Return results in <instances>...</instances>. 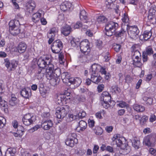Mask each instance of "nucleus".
Listing matches in <instances>:
<instances>
[{
  "instance_id": "f257e3e1",
  "label": "nucleus",
  "mask_w": 156,
  "mask_h": 156,
  "mask_svg": "<svg viewBox=\"0 0 156 156\" xmlns=\"http://www.w3.org/2000/svg\"><path fill=\"white\" fill-rule=\"evenodd\" d=\"M119 28L118 24L111 21L108 23L105 26V34L108 36H111L115 34Z\"/></svg>"
},
{
  "instance_id": "f03ea898",
  "label": "nucleus",
  "mask_w": 156,
  "mask_h": 156,
  "mask_svg": "<svg viewBox=\"0 0 156 156\" xmlns=\"http://www.w3.org/2000/svg\"><path fill=\"white\" fill-rule=\"evenodd\" d=\"M20 25L18 20L10 21L9 23V31L12 35L16 36L20 33V30L19 29Z\"/></svg>"
},
{
  "instance_id": "7ed1b4c3",
  "label": "nucleus",
  "mask_w": 156,
  "mask_h": 156,
  "mask_svg": "<svg viewBox=\"0 0 156 156\" xmlns=\"http://www.w3.org/2000/svg\"><path fill=\"white\" fill-rule=\"evenodd\" d=\"M156 138V134L155 133H151L144 138V142L147 146H152L155 143Z\"/></svg>"
},
{
  "instance_id": "20e7f679",
  "label": "nucleus",
  "mask_w": 156,
  "mask_h": 156,
  "mask_svg": "<svg viewBox=\"0 0 156 156\" xmlns=\"http://www.w3.org/2000/svg\"><path fill=\"white\" fill-rule=\"evenodd\" d=\"M127 32L130 38L136 40L138 37L139 30L136 26H134L128 27Z\"/></svg>"
},
{
  "instance_id": "39448f33",
  "label": "nucleus",
  "mask_w": 156,
  "mask_h": 156,
  "mask_svg": "<svg viewBox=\"0 0 156 156\" xmlns=\"http://www.w3.org/2000/svg\"><path fill=\"white\" fill-rule=\"evenodd\" d=\"M80 48L81 52L85 55H87L90 51L89 42L88 40H85L80 43Z\"/></svg>"
},
{
  "instance_id": "423d86ee",
  "label": "nucleus",
  "mask_w": 156,
  "mask_h": 156,
  "mask_svg": "<svg viewBox=\"0 0 156 156\" xmlns=\"http://www.w3.org/2000/svg\"><path fill=\"white\" fill-rule=\"evenodd\" d=\"M36 120L35 116L29 113L26 114L24 115L22 121L23 123L25 125L28 126L32 124Z\"/></svg>"
},
{
  "instance_id": "0eeeda50",
  "label": "nucleus",
  "mask_w": 156,
  "mask_h": 156,
  "mask_svg": "<svg viewBox=\"0 0 156 156\" xmlns=\"http://www.w3.org/2000/svg\"><path fill=\"white\" fill-rule=\"evenodd\" d=\"M63 48V44L59 40H57L54 42L51 47V49L52 52L55 53H58Z\"/></svg>"
},
{
  "instance_id": "6e6552de",
  "label": "nucleus",
  "mask_w": 156,
  "mask_h": 156,
  "mask_svg": "<svg viewBox=\"0 0 156 156\" xmlns=\"http://www.w3.org/2000/svg\"><path fill=\"white\" fill-rule=\"evenodd\" d=\"M4 63L9 71L15 70L17 66V63L16 61L12 60L10 61L8 58L5 59Z\"/></svg>"
},
{
  "instance_id": "1a4fd4ad",
  "label": "nucleus",
  "mask_w": 156,
  "mask_h": 156,
  "mask_svg": "<svg viewBox=\"0 0 156 156\" xmlns=\"http://www.w3.org/2000/svg\"><path fill=\"white\" fill-rule=\"evenodd\" d=\"M51 59L48 57H46L45 59H43L41 58H39L37 61V64L39 68H44L46 65L52 64L51 63Z\"/></svg>"
},
{
  "instance_id": "9d476101",
  "label": "nucleus",
  "mask_w": 156,
  "mask_h": 156,
  "mask_svg": "<svg viewBox=\"0 0 156 156\" xmlns=\"http://www.w3.org/2000/svg\"><path fill=\"white\" fill-rule=\"evenodd\" d=\"M125 140L124 138L119 137L117 135L115 134L112 138V144L114 145L115 144L117 146L121 147L122 145L126 144L123 143V141Z\"/></svg>"
},
{
  "instance_id": "9b49d317",
  "label": "nucleus",
  "mask_w": 156,
  "mask_h": 156,
  "mask_svg": "<svg viewBox=\"0 0 156 156\" xmlns=\"http://www.w3.org/2000/svg\"><path fill=\"white\" fill-rule=\"evenodd\" d=\"M67 114V112L64 107H58L56 109L55 115L56 117L58 119L63 118Z\"/></svg>"
},
{
  "instance_id": "f8f14e48",
  "label": "nucleus",
  "mask_w": 156,
  "mask_h": 156,
  "mask_svg": "<svg viewBox=\"0 0 156 156\" xmlns=\"http://www.w3.org/2000/svg\"><path fill=\"white\" fill-rule=\"evenodd\" d=\"M54 69V65L53 64H50L46 69V76L48 80H50L55 78L53 73Z\"/></svg>"
},
{
  "instance_id": "ddd939ff",
  "label": "nucleus",
  "mask_w": 156,
  "mask_h": 156,
  "mask_svg": "<svg viewBox=\"0 0 156 156\" xmlns=\"http://www.w3.org/2000/svg\"><path fill=\"white\" fill-rule=\"evenodd\" d=\"M58 32V29L56 27H53L50 30V32L48 34V37L49 38L48 43L50 44L54 40V37Z\"/></svg>"
},
{
  "instance_id": "4468645a",
  "label": "nucleus",
  "mask_w": 156,
  "mask_h": 156,
  "mask_svg": "<svg viewBox=\"0 0 156 156\" xmlns=\"http://www.w3.org/2000/svg\"><path fill=\"white\" fill-rule=\"evenodd\" d=\"M31 90L28 87L24 88L20 91V93L22 96L25 98H28L31 95Z\"/></svg>"
},
{
  "instance_id": "2eb2a0df",
  "label": "nucleus",
  "mask_w": 156,
  "mask_h": 156,
  "mask_svg": "<svg viewBox=\"0 0 156 156\" xmlns=\"http://www.w3.org/2000/svg\"><path fill=\"white\" fill-rule=\"evenodd\" d=\"M53 123L50 120H46L42 121L41 123V127L45 130H48L53 126Z\"/></svg>"
},
{
  "instance_id": "dca6fc26",
  "label": "nucleus",
  "mask_w": 156,
  "mask_h": 156,
  "mask_svg": "<svg viewBox=\"0 0 156 156\" xmlns=\"http://www.w3.org/2000/svg\"><path fill=\"white\" fill-rule=\"evenodd\" d=\"M152 36V33L150 31L146 30L143 34L140 36V39L142 41H147Z\"/></svg>"
},
{
  "instance_id": "f3484780",
  "label": "nucleus",
  "mask_w": 156,
  "mask_h": 156,
  "mask_svg": "<svg viewBox=\"0 0 156 156\" xmlns=\"http://www.w3.org/2000/svg\"><path fill=\"white\" fill-rule=\"evenodd\" d=\"M72 30L71 27L67 25L62 27L61 30V33L66 36L69 34Z\"/></svg>"
},
{
  "instance_id": "a211bd4d",
  "label": "nucleus",
  "mask_w": 156,
  "mask_h": 156,
  "mask_svg": "<svg viewBox=\"0 0 156 156\" xmlns=\"http://www.w3.org/2000/svg\"><path fill=\"white\" fill-rule=\"evenodd\" d=\"M131 151L129 146L127 144L123 145L120 148L119 153L122 155H126L128 154Z\"/></svg>"
},
{
  "instance_id": "6ab92c4d",
  "label": "nucleus",
  "mask_w": 156,
  "mask_h": 156,
  "mask_svg": "<svg viewBox=\"0 0 156 156\" xmlns=\"http://www.w3.org/2000/svg\"><path fill=\"white\" fill-rule=\"evenodd\" d=\"M90 75L91 80L95 83L98 84L101 80V77L98 76L97 73H91Z\"/></svg>"
},
{
  "instance_id": "aec40b11",
  "label": "nucleus",
  "mask_w": 156,
  "mask_h": 156,
  "mask_svg": "<svg viewBox=\"0 0 156 156\" xmlns=\"http://www.w3.org/2000/svg\"><path fill=\"white\" fill-rule=\"evenodd\" d=\"M128 28V24H127L126 25H122L121 30L119 32L116 31V33L115 34H116L118 37H121L123 36L124 34H126Z\"/></svg>"
},
{
  "instance_id": "412c9836",
  "label": "nucleus",
  "mask_w": 156,
  "mask_h": 156,
  "mask_svg": "<svg viewBox=\"0 0 156 156\" xmlns=\"http://www.w3.org/2000/svg\"><path fill=\"white\" fill-rule=\"evenodd\" d=\"M82 82L81 79L79 77L72 78L69 80V83L71 84H74L76 87H77Z\"/></svg>"
},
{
  "instance_id": "4be33fe9",
  "label": "nucleus",
  "mask_w": 156,
  "mask_h": 156,
  "mask_svg": "<svg viewBox=\"0 0 156 156\" xmlns=\"http://www.w3.org/2000/svg\"><path fill=\"white\" fill-rule=\"evenodd\" d=\"M35 4L34 1H29L28 2L27 9V12L29 13H31L34 10L35 7Z\"/></svg>"
},
{
  "instance_id": "5701e85b",
  "label": "nucleus",
  "mask_w": 156,
  "mask_h": 156,
  "mask_svg": "<svg viewBox=\"0 0 156 156\" xmlns=\"http://www.w3.org/2000/svg\"><path fill=\"white\" fill-rule=\"evenodd\" d=\"M72 135H68L67 138L66 140L65 143L67 145L71 147H73L74 146L75 144H76L77 142V141H76L74 140H73L72 139L69 138H70Z\"/></svg>"
},
{
  "instance_id": "b1692460",
  "label": "nucleus",
  "mask_w": 156,
  "mask_h": 156,
  "mask_svg": "<svg viewBox=\"0 0 156 156\" xmlns=\"http://www.w3.org/2000/svg\"><path fill=\"white\" fill-rule=\"evenodd\" d=\"M70 77V74L68 72H64L61 74V78L64 83H67L69 82Z\"/></svg>"
},
{
  "instance_id": "393cba45",
  "label": "nucleus",
  "mask_w": 156,
  "mask_h": 156,
  "mask_svg": "<svg viewBox=\"0 0 156 156\" xmlns=\"http://www.w3.org/2000/svg\"><path fill=\"white\" fill-rule=\"evenodd\" d=\"M27 46L24 43H20L17 48V50L19 53H23L25 51L27 48Z\"/></svg>"
},
{
  "instance_id": "a878e982",
  "label": "nucleus",
  "mask_w": 156,
  "mask_h": 156,
  "mask_svg": "<svg viewBox=\"0 0 156 156\" xmlns=\"http://www.w3.org/2000/svg\"><path fill=\"white\" fill-rule=\"evenodd\" d=\"M133 108L135 111L137 112H142L145 109L144 106L137 104L133 105Z\"/></svg>"
},
{
  "instance_id": "bb28decb",
  "label": "nucleus",
  "mask_w": 156,
  "mask_h": 156,
  "mask_svg": "<svg viewBox=\"0 0 156 156\" xmlns=\"http://www.w3.org/2000/svg\"><path fill=\"white\" fill-rule=\"evenodd\" d=\"M101 68L100 65L94 63L91 66V69L90 71V73H97Z\"/></svg>"
},
{
  "instance_id": "cd10ccee",
  "label": "nucleus",
  "mask_w": 156,
  "mask_h": 156,
  "mask_svg": "<svg viewBox=\"0 0 156 156\" xmlns=\"http://www.w3.org/2000/svg\"><path fill=\"white\" fill-rule=\"evenodd\" d=\"M66 96L64 95L59 94L57 95L56 98V102L59 105H62L65 99Z\"/></svg>"
},
{
  "instance_id": "c85d7f7f",
  "label": "nucleus",
  "mask_w": 156,
  "mask_h": 156,
  "mask_svg": "<svg viewBox=\"0 0 156 156\" xmlns=\"http://www.w3.org/2000/svg\"><path fill=\"white\" fill-rule=\"evenodd\" d=\"M41 14L39 12H37L34 14L32 17V20L34 23H37L39 21L41 17Z\"/></svg>"
},
{
  "instance_id": "c756f323",
  "label": "nucleus",
  "mask_w": 156,
  "mask_h": 156,
  "mask_svg": "<svg viewBox=\"0 0 156 156\" xmlns=\"http://www.w3.org/2000/svg\"><path fill=\"white\" fill-rule=\"evenodd\" d=\"M78 124L77 128H80V130L81 131H84L87 126L86 122L83 120L80 121L79 122Z\"/></svg>"
},
{
  "instance_id": "7c9ffc66",
  "label": "nucleus",
  "mask_w": 156,
  "mask_h": 156,
  "mask_svg": "<svg viewBox=\"0 0 156 156\" xmlns=\"http://www.w3.org/2000/svg\"><path fill=\"white\" fill-rule=\"evenodd\" d=\"M16 152V149L15 148H9L6 150L5 156H14Z\"/></svg>"
},
{
  "instance_id": "2f4dec72",
  "label": "nucleus",
  "mask_w": 156,
  "mask_h": 156,
  "mask_svg": "<svg viewBox=\"0 0 156 156\" xmlns=\"http://www.w3.org/2000/svg\"><path fill=\"white\" fill-rule=\"evenodd\" d=\"M133 146L136 149H138L140 145V141L136 138H134L132 141Z\"/></svg>"
},
{
  "instance_id": "473e14b6",
  "label": "nucleus",
  "mask_w": 156,
  "mask_h": 156,
  "mask_svg": "<svg viewBox=\"0 0 156 156\" xmlns=\"http://www.w3.org/2000/svg\"><path fill=\"white\" fill-rule=\"evenodd\" d=\"M80 18L81 20L83 21L87 20L88 17L87 16V13L83 9L80 11Z\"/></svg>"
},
{
  "instance_id": "72a5a7b5",
  "label": "nucleus",
  "mask_w": 156,
  "mask_h": 156,
  "mask_svg": "<svg viewBox=\"0 0 156 156\" xmlns=\"http://www.w3.org/2000/svg\"><path fill=\"white\" fill-rule=\"evenodd\" d=\"M46 72V69L44 68H40L37 70V76L39 79H41L43 77Z\"/></svg>"
},
{
  "instance_id": "f704fd0d",
  "label": "nucleus",
  "mask_w": 156,
  "mask_h": 156,
  "mask_svg": "<svg viewBox=\"0 0 156 156\" xmlns=\"http://www.w3.org/2000/svg\"><path fill=\"white\" fill-rule=\"evenodd\" d=\"M53 73L54 76L55 78L57 77L59 78L60 76L61 75V70L58 68L56 66H54V69H53Z\"/></svg>"
},
{
  "instance_id": "c9c22d12",
  "label": "nucleus",
  "mask_w": 156,
  "mask_h": 156,
  "mask_svg": "<svg viewBox=\"0 0 156 156\" xmlns=\"http://www.w3.org/2000/svg\"><path fill=\"white\" fill-rule=\"evenodd\" d=\"M141 58L134 59H133V65L137 67H140L142 66V63L141 62Z\"/></svg>"
},
{
  "instance_id": "e433bc0d",
  "label": "nucleus",
  "mask_w": 156,
  "mask_h": 156,
  "mask_svg": "<svg viewBox=\"0 0 156 156\" xmlns=\"http://www.w3.org/2000/svg\"><path fill=\"white\" fill-rule=\"evenodd\" d=\"M156 15V7H151L149 11V14L148 16H149L151 19V16H154Z\"/></svg>"
},
{
  "instance_id": "4c0bfd02",
  "label": "nucleus",
  "mask_w": 156,
  "mask_h": 156,
  "mask_svg": "<svg viewBox=\"0 0 156 156\" xmlns=\"http://www.w3.org/2000/svg\"><path fill=\"white\" fill-rule=\"evenodd\" d=\"M60 81V80L59 78H54L50 80V83L52 86H55L59 84Z\"/></svg>"
},
{
  "instance_id": "58836bf2",
  "label": "nucleus",
  "mask_w": 156,
  "mask_h": 156,
  "mask_svg": "<svg viewBox=\"0 0 156 156\" xmlns=\"http://www.w3.org/2000/svg\"><path fill=\"white\" fill-rule=\"evenodd\" d=\"M132 58L133 59L141 58V54L138 50H135L132 53Z\"/></svg>"
},
{
  "instance_id": "ea45409f",
  "label": "nucleus",
  "mask_w": 156,
  "mask_h": 156,
  "mask_svg": "<svg viewBox=\"0 0 156 156\" xmlns=\"http://www.w3.org/2000/svg\"><path fill=\"white\" fill-rule=\"evenodd\" d=\"M20 128L21 129H22L21 130H18V132L19 133L18 134L16 133H14L13 135L16 137H18L19 136L20 137H21L23 134V133L24 132V129L21 126H19V128Z\"/></svg>"
},
{
  "instance_id": "a19ab883",
  "label": "nucleus",
  "mask_w": 156,
  "mask_h": 156,
  "mask_svg": "<svg viewBox=\"0 0 156 156\" xmlns=\"http://www.w3.org/2000/svg\"><path fill=\"white\" fill-rule=\"evenodd\" d=\"M143 52L146 53L147 55H151L153 54L154 51L152 47L151 46H149L146 48L145 51Z\"/></svg>"
},
{
  "instance_id": "79ce46f5",
  "label": "nucleus",
  "mask_w": 156,
  "mask_h": 156,
  "mask_svg": "<svg viewBox=\"0 0 156 156\" xmlns=\"http://www.w3.org/2000/svg\"><path fill=\"white\" fill-rule=\"evenodd\" d=\"M97 21L99 23H104L108 21L107 19L105 16H100L97 18Z\"/></svg>"
},
{
  "instance_id": "37998d69",
  "label": "nucleus",
  "mask_w": 156,
  "mask_h": 156,
  "mask_svg": "<svg viewBox=\"0 0 156 156\" xmlns=\"http://www.w3.org/2000/svg\"><path fill=\"white\" fill-rule=\"evenodd\" d=\"M143 100L146 102V104L148 105H151L153 102V99L151 98H148L144 96L143 98Z\"/></svg>"
},
{
  "instance_id": "c03bdc74",
  "label": "nucleus",
  "mask_w": 156,
  "mask_h": 156,
  "mask_svg": "<svg viewBox=\"0 0 156 156\" xmlns=\"http://www.w3.org/2000/svg\"><path fill=\"white\" fill-rule=\"evenodd\" d=\"M6 122L5 118L2 116H0V128H2L5 126Z\"/></svg>"
},
{
  "instance_id": "a18cd8bd",
  "label": "nucleus",
  "mask_w": 156,
  "mask_h": 156,
  "mask_svg": "<svg viewBox=\"0 0 156 156\" xmlns=\"http://www.w3.org/2000/svg\"><path fill=\"white\" fill-rule=\"evenodd\" d=\"M9 104L12 106L15 105L17 103V99L16 97H12L11 99L9 100Z\"/></svg>"
},
{
  "instance_id": "49530a36",
  "label": "nucleus",
  "mask_w": 156,
  "mask_h": 156,
  "mask_svg": "<svg viewBox=\"0 0 156 156\" xmlns=\"http://www.w3.org/2000/svg\"><path fill=\"white\" fill-rule=\"evenodd\" d=\"M64 55L62 53H60L58 54V58L59 62L60 64H62L65 62V59L64 58Z\"/></svg>"
},
{
  "instance_id": "de8ad7c7",
  "label": "nucleus",
  "mask_w": 156,
  "mask_h": 156,
  "mask_svg": "<svg viewBox=\"0 0 156 156\" xmlns=\"http://www.w3.org/2000/svg\"><path fill=\"white\" fill-rule=\"evenodd\" d=\"M147 116L144 115L140 119V123L141 125H144L147 120Z\"/></svg>"
},
{
  "instance_id": "09e8293b",
  "label": "nucleus",
  "mask_w": 156,
  "mask_h": 156,
  "mask_svg": "<svg viewBox=\"0 0 156 156\" xmlns=\"http://www.w3.org/2000/svg\"><path fill=\"white\" fill-rule=\"evenodd\" d=\"M115 0H106L105 2V4L106 7L108 8H110L111 5L112 4L113 2L115 1Z\"/></svg>"
},
{
  "instance_id": "8fccbe9b",
  "label": "nucleus",
  "mask_w": 156,
  "mask_h": 156,
  "mask_svg": "<svg viewBox=\"0 0 156 156\" xmlns=\"http://www.w3.org/2000/svg\"><path fill=\"white\" fill-rule=\"evenodd\" d=\"M111 98V96H107L106 97H101V101H104L106 103H108L110 101Z\"/></svg>"
},
{
  "instance_id": "3c124183",
  "label": "nucleus",
  "mask_w": 156,
  "mask_h": 156,
  "mask_svg": "<svg viewBox=\"0 0 156 156\" xmlns=\"http://www.w3.org/2000/svg\"><path fill=\"white\" fill-rule=\"evenodd\" d=\"M96 44L97 47L99 49H101L103 47L102 42L100 40H97Z\"/></svg>"
},
{
  "instance_id": "603ef678",
  "label": "nucleus",
  "mask_w": 156,
  "mask_h": 156,
  "mask_svg": "<svg viewBox=\"0 0 156 156\" xmlns=\"http://www.w3.org/2000/svg\"><path fill=\"white\" fill-rule=\"evenodd\" d=\"M77 40H78V39H76L75 38H73V39L72 40H71L70 41V43L71 45L73 47H75L79 43V41H77Z\"/></svg>"
},
{
  "instance_id": "864d4df0",
  "label": "nucleus",
  "mask_w": 156,
  "mask_h": 156,
  "mask_svg": "<svg viewBox=\"0 0 156 156\" xmlns=\"http://www.w3.org/2000/svg\"><path fill=\"white\" fill-rule=\"evenodd\" d=\"M0 107L2 108L3 107L4 108L3 109L5 110V109H7L8 107V105H7V103L5 101H1L0 102Z\"/></svg>"
},
{
  "instance_id": "5fc2aeb1",
  "label": "nucleus",
  "mask_w": 156,
  "mask_h": 156,
  "mask_svg": "<svg viewBox=\"0 0 156 156\" xmlns=\"http://www.w3.org/2000/svg\"><path fill=\"white\" fill-rule=\"evenodd\" d=\"M117 106L123 108L127 107L128 105L125 102L123 101H120L119 104H117Z\"/></svg>"
},
{
  "instance_id": "6e6d98bb",
  "label": "nucleus",
  "mask_w": 156,
  "mask_h": 156,
  "mask_svg": "<svg viewBox=\"0 0 156 156\" xmlns=\"http://www.w3.org/2000/svg\"><path fill=\"white\" fill-rule=\"evenodd\" d=\"M41 127V126L39 125H37L34 127L30 129L29 131L30 132L33 133L34 131L37 130L38 129L40 128Z\"/></svg>"
},
{
  "instance_id": "4d7b16f0",
  "label": "nucleus",
  "mask_w": 156,
  "mask_h": 156,
  "mask_svg": "<svg viewBox=\"0 0 156 156\" xmlns=\"http://www.w3.org/2000/svg\"><path fill=\"white\" fill-rule=\"evenodd\" d=\"M122 21L123 23H127L129 21V19L128 17V15L126 13H124L122 19Z\"/></svg>"
},
{
  "instance_id": "13d9d810",
  "label": "nucleus",
  "mask_w": 156,
  "mask_h": 156,
  "mask_svg": "<svg viewBox=\"0 0 156 156\" xmlns=\"http://www.w3.org/2000/svg\"><path fill=\"white\" fill-rule=\"evenodd\" d=\"M64 4L67 10L69 9H71L72 7V5L71 3L68 1H65L64 2Z\"/></svg>"
},
{
  "instance_id": "bf43d9fd",
  "label": "nucleus",
  "mask_w": 156,
  "mask_h": 156,
  "mask_svg": "<svg viewBox=\"0 0 156 156\" xmlns=\"http://www.w3.org/2000/svg\"><path fill=\"white\" fill-rule=\"evenodd\" d=\"M151 18L150 19L149 16H148V18L150 22L153 24H155L156 23V16H151Z\"/></svg>"
},
{
  "instance_id": "052dcab7",
  "label": "nucleus",
  "mask_w": 156,
  "mask_h": 156,
  "mask_svg": "<svg viewBox=\"0 0 156 156\" xmlns=\"http://www.w3.org/2000/svg\"><path fill=\"white\" fill-rule=\"evenodd\" d=\"M86 115V113L84 111H82L81 112H80L78 114L77 116L80 119H82Z\"/></svg>"
},
{
  "instance_id": "680f3d73",
  "label": "nucleus",
  "mask_w": 156,
  "mask_h": 156,
  "mask_svg": "<svg viewBox=\"0 0 156 156\" xmlns=\"http://www.w3.org/2000/svg\"><path fill=\"white\" fill-rule=\"evenodd\" d=\"M88 122L89 126L91 128H93L94 126L95 122L93 120L89 119Z\"/></svg>"
},
{
  "instance_id": "e2e57ef3",
  "label": "nucleus",
  "mask_w": 156,
  "mask_h": 156,
  "mask_svg": "<svg viewBox=\"0 0 156 156\" xmlns=\"http://www.w3.org/2000/svg\"><path fill=\"white\" fill-rule=\"evenodd\" d=\"M121 46L119 44L114 45L113 46V48L114 50L117 52H118L120 50L121 48Z\"/></svg>"
},
{
  "instance_id": "0e129e2a",
  "label": "nucleus",
  "mask_w": 156,
  "mask_h": 156,
  "mask_svg": "<svg viewBox=\"0 0 156 156\" xmlns=\"http://www.w3.org/2000/svg\"><path fill=\"white\" fill-rule=\"evenodd\" d=\"M148 55L146 53H143L142 54V58L143 62H146L147 61L148 59Z\"/></svg>"
},
{
  "instance_id": "69168bd1",
  "label": "nucleus",
  "mask_w": 156,
  "mask_h": 156,
  "mask_svg": "<svg viewBox=\"0 0 156 156\" xmlns=\"http://www.w3.org/2000/svg\"><path fill=\"white\" fill-rule=\"evenodd\" d=\"M64 19V15L62 14H60L58 16L57 21L58 22H60L61 21H63Z\"/></svg>"
},
{
  "instance_id": "338daca9",
  "label": "nucleus",
  "mask_w": 156,
  "mask_h": 156,
  "mask_svg": "<svg viewBox=\"0 0 156 156\" xmlns=\"http://www.w3.org/2000/svg\"><path fill=\"white\" fill-rule=\"evenodd\" d=\"M112 88L115 92H119L120 91V88H119L117 85H116L115 86H112Z\"/></svg>"
},
{
  "instance_id": "774afa93",
  "label": "nucleus",
  "mask_w": 156,
  "mask_h": 156,
  "mask_svg": "<svg viewBox=\"0 0 156 156\" xmlns=\"http://www.w3.org/2000/svg\"><path fill=\"white\" fill-rule=\"evenodd\" d=\"M104 87V84H102L99 85L97 87V90L99 92H101L103 90Z\"/></svg>"
}]
</instances>
